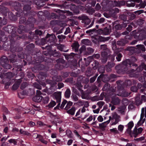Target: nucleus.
I'll return each mask as SVG.
<instances>
[{
  "instance_id": "79ce46f5",
  "label": "nucleus",
  "mask_w": 146,
  "mask_h": 146,
  "mask_svg": "<svg viewBox=\"0 0 146 146\" xmlns=\"http://www.w3.org/2000/svg\"><path fill=\"white\" fill-rule=\"evenodd\" d=\"M55 67L57 69L59 70H61L64 68V66L63 65L62 63H59L55 65Z\"/></svg>"
},
{
  "instance_id": "f257e3e1",
  "label": "nucleus",
  "mask_w": 146,
  "mask_h": 146,
  "mask_svg": "<svg viewBox=\"0 0 146 146\" xmlns=\"http://www.w3.org/2000/svg\"><path fill=\"white\" fill-rule=\"evenodd\" d=\"M17 27L12 25H7V27H4L2 29L5 32H7L9 34H11V35L8 36V37L9 39V42L7 41V42H4L3 44V47L6 50H9L11 49L12 51L17 50L18 48L16 46L14 47V49L13 48V43L15 42L17 43L18 42L17 40H19L21 38L23 39L24 38L23 36H20L17 35L16 31L17 30Z\"/></svg>"
},
{
  "instance_id": "a878e982",
  "label": "nucleus",
  "mask_w": 146,
  "mask_h": 146,
  "mask_svg": "<svg viewBox=\"0 0 146 146\" xmlns=\"http://www.w3.org/2000/svg\"><path fill=\"white\" fill-rule=\"evenodd\" d=\"M90 35L92 36V41L94 43L97 44L99 42L98 40V36L96 35Z\"/></svg>"
},
{
  "instance_id": "864d4df0",
  "label": "nucleus",
  "mask_w": 146,
  "mask_h": 146,
  "mask_svg": "<svg viewBox=\"0 0 146 146\" xmlns=\"http://www.w3.org/2000/svg\"><path fill=\"white\" fill-rule=\"evenodd\" d=\"M131 0L129 1L127 3V5L128 7H133L135 5L134 3L131 2Z\"/></svg>"
},
{
  "instance_id": "8fccbe9b",
  "label": "nucleus",
  "mask_w": 146,
  "mask_h": 146,
  "mask_svg": "<svg viewBox=\"0 0 146 146\" xmlns=\"http://www.w3.org/2000/svg\"><path fill=\"white\" fill-rule=\"evenodd\" d=\"M73 104V103L70 101H69L67 103V105L65 108L66 110H67L69 109L71 106H72Z\"/></svg>"
},
{
  "instance_id": "4be33fe9",
  "label": "nucleus",
  "mask_w": 146,
  "mask_h": 146,
  "mask_svg": "<svg viewBox=\"0 0 146 146\" xmlns=\"http://www.w3.org/2000/svg\"><path fill=\"white\" fill-rule=\"evenodd\" d=\"M34 68L38 70H42L45 69V66L44 65L40 63H36L34 66Z\"/></svg>"
},
{
  "instance_id": "49530a36",
  "label": "nucleus",
  "mask_w": 146,
  "mask_h": 146,
  "mask_svg": "<svg viewBox=\"0 0 146 146\" xmlns=\"http://www.w3.org/2000/svg\"><path fill=\"white\" fill-rule=\"evenodd\" d=\"M53 80L56 82L61 81L62 80V78L60 76H55L53 78Z\"/></svg>"
},
{
  "instance_id": "9b49d317",
  "label": "nucleus",
  "mask_w": 146,
  "mask_h": 146,
  "mask_svg": "<svg viewBox=\"0 0 146 146\" xmlns=\"http://www.w3.org/2000/svg\"><path fill=\"white\" fill-rule=\"evenodd\" d=\"M12 12H9L8 13V15L10 20L15 21L17 20V17H20L21 15H23L22 12H19L17 11L15 12L12 9Z\"/></svg>"
},
{
  "instance_id": "c9c22d12",
  "label": "nucleus",
  "mask_w": 146,
  "mask_h": 146,
  "mask_svg": "<svg viewBox=\"0 0 146 146\" xmlns=\"http://www.w3.org/2000/svg\"><path fill=\"white\" fill-rule=\"evenodd\" d=\"M138 49L141 50L142 52H145L146 50L143 44H138L136 46Z\"/></svg>"
},
{
  "instance_id": "a19ab883",
  "label": "nucleus",
  "mask_w": 146,
  "mask_h": 146,
  "mask_svg": "<svg viewBox=\"0 0 146 146\" xmlns=\"http://www.w3.org/2000/svg\"><path fill=\"white\" fill-rule=\"evenodd\" d=\"M119 18L121 20L124 21L125 23H126V21L127 20V16L126 15L124 14H121L119 16Z\"/></svg>"
},
{
  "instance_id": "f03ea898",
  "label": "nucleus",
  "mask_w": 146,
  "mask_h": 146,
  "mask_svg": "<svg viewBox=\"0 0 146 146\" xmlns=\"http://www.w3.org/2000/svg\"><path fill=\"white\" fill-rule=\"evenodd\" d=\"M28 17L27 21L26 18L25 17H21L20 18L19 23L20 24L26 25L25 26L20 25L17 28V32L19 34H22L25 32L31 30L34 27L33 23H35V19L34 17L31 16H26Z\"/></svg>"
},
{
  "instance_id": "e2e57ef3",
  "label": "nucleus",
  "mask_w": 146,
  "mask_h": 146,
  "mask_svg": "<svg viewBox=\"0 0 146 146\" xmlns=\"http://www.w3.org/2000/svg\"><path fill=\"white\" fill-rule=\"evenodd\" d=\"M128 128L131 129L134 126V123L132 121H130L128 124Z\"/></svg>"
},
{
  "instance_id": "bf43d9fd",
  "label": "nucleus",
  "mask_w": 146,
  "mask_h": 146,
  "mask_svg": "<svg viewBox=\"0 0 146 146\" xmlns=\"http://www.w3.org/2000/svg\"><path fill=\"white\" fill-rule=\"evenodd\" d=\"M2 110L4 112L3 113H5L6 115L9 114L10 113L9 111L8 110V109L5 107L3 106L2 107Z\"/></svg>"
},
{
  "instance_id": "9d476101",
  "label": "nucleus",
  "mask_w": 146,
  "mask_h": 146,
  "mask_svg": "<svg viewBox=\"0 0 146 146\" xmlns=\"http://www.w3.org/2000/svg\"><path fill=\"white\" fill-rule=\"evenodd\" d=\"M46 38L47 40V44L52 45L55 43L57 41V39L55 35L49 34L48 33L46 36Z\"/></svg>"
},
{
  "instance_id": "2eb2a0df",
  "label": "nucleus",
  "mask_w": 146,
  "mask_h": 146,
  "mask_svg": "<svg viewBox=\"0 0 146 146\" xmlns=\"http://www.w3.org/2000/svg\"><path fill=\"white\" fill-rule=\"evenodd\" d=\"M109 60L110 61L108 62L107 64L106 65V67L110 69V68L114 66L115 65V56L112 55L110 56Z\"/></svg>"
},
{
  "instance_id": "e433bc0d",
  "label": "nucleus",
  "mask_w": 146,
  "mask_h": 146,
  "mask_svg": "<svg viewBox=\"0 0 146 146\" xmlns=\"http://www.w3.org/2000/svg\"><path fill=\"white\" fill-rule=\"evenodd\" d=\"M109 13L111 16L112 17L115 18H117V13H115L113 10H110Z\"/></svg>"
},
{
  "instance_id": "ea45409f",
  "label": "nucleus",
  "mask_w": 146,
  "mask_h": 146,
  "mask_svg": "<svg viewBox=\"0 0 146 146\" xmlns=\"http://www.w3.org/2000/svg\"><path fill=\"white\" fill-rule=\"evenodd\" d=\"M137 49V48L131 46H129L127 48V50L129 51L132 53L135 52Z\"/></svg>"
},
{
  "instance_id": "a211bd4d",
  "label": "nucleus",
  "mask_w": 146,
  "mask_h": 146,
  "mask_svg": "<svg viewBox=\"0 0 146 146\" xmlns=\"http://www.w3.org/2000/svg\"><path fill=\"white\" fill-rule=\"evenodd\" d=\"M11 5L12 6L14 7V9L16 11H18V12H20L21 5L20 3L17 1H13Z\"/></svg>"
},
{
  "instance_id": "5701e85b",
  "label": "nucleus",
  "mask_w": 146,
  "mask_h": 146,
  "mask_svg": "<svg viewBox=\"0 0 146 146\" xmlns=\"http://www.w3.org/2000/svg\"><path fill=\"white\" fill-rule=\"evenodd\" d=\"M120 102V100L118 97H113L111 98V103L113 105L119 104Z\"/></svg>"
},
{
  "instance_id": "cd10ccee",
  "label": "nucleus",
  "mask_w": 146,
  "mask_h": 146,
  "mask_svg": "<svg viewBox=\"0 0 146 146\" xmlns=\"http://www.w3.org/2000/svg\"><path fill=\"white\" fill-rule=\"evenodd\" d=\"M75 108L73 106L70 110H67V113L72 115H73L75 114Z\"/></svg>"
},
{
  "instance_id": "0eeeda50",
  "label": "nucleus",
  "mask_w": 146,
  "mask_h": 146,
  "mask_svg": "<svg viewBox=\"0 0 146 146\" xmlns=\"http://www.w3.org/2000/svg\"><path fill=\"white\" fill-rule=\"evenodd\" d=\"M47 57H44V56H38L37 57L36 52L35 54L33 55V56L32 60H35L36 62V63H39L43 62L44 60L45 61L47 62H52V60L50 58H48L47 60L46 59Z\"/></svg>"
},
{
  "instance_id": "f8f14e48",
  "label": "nucleus",
  "mask_w": 146,
  "mask_h": 146,
  "mask_svg": "<svg viewBox=\"0 0 146 146\" xmlns=\"http://www.w3.org/2000/svg\"><path fill=\"white\" fill-rule=\"evenodd\" d=\"M117 21H115L113 23V27L117 30H120L125 28L127 25L126 23L123 22L119 24H117Z\"/></svg>"
},
{
  "instance_id": "7ed1b4c3",
  "label": "nucleus",
  "mask_w": 146,
  "mask_h": 146,
  "mask_svg": "<svg viewBox=\"0 0 146 146\" xmlns=\"http://www.w3.org/2000/svg\"><path fill=\"white\" fill-rule=\"evenodd\" d=\"M32 0H23V2L27 4L25 5L23 7V11H21L22 14H24L25 16H29L31 17H34L36 14V13L34 11H29L31 9V4H32Z\"/></svg>"
},
{
  "instance_id": "69168bd1",
  "label": "nucleus",
  "mask_w": 146,
  "mask_h": 146,
  "mask_svg": "<svg viewBox=\"0 0 146 146\" xmlns=\"http://www.w3.org/2000/svg\"><path fill=\"white\" fill-rule=\"evenodd\" d=\"M8 141L10 143H13L14 145H17V142L15 139H11L9 140Z\"/></svg>"
},
{
  "instance_id": "20e7f679",
  "label": "nucleus",
  "mask_w": 146,
  "mask_h": 146,
  "mask_svg": "<svg viewBox=\"0 0 146 146\" xmlns=\"http://www.w3.org/2000/svg\"><path fill=\"white\" fill-rule=\"evenodd\" d=\"M129 60H126L122 62L121 64H119L115 66V69L117 73L120 74H123L125 73L128 70L127 64H130Z\"/></svg>"
},
{
  "instance_id": "393cba45",
  "label": "nucleus",
  "mask_w": 146,
  "mask_h": 146,
  "mask_svg": "<svg viewBox=\"0 0 146 146\" xmlns=\"http://www.w3.org/2000/svg\"><path fill=\"white\" fill-rule=\"evenodd\" d=\"M127 43V40L125 39H123L118 41L117 42V44L118 45L124 46Z\"/></svg>"
},
{
  "instance_id": "72a5a7b5",
  "label": "nucleus",
  "mask_w": 146,
  "mask_h": 146,
  "mask_svg": "<svg viewBox=\"0 0 146 146\" xmlns=\"http://www.w3.org/2000/svg\"><path fill=\"white\" fill-rule=\"evenodd\" d=\"M71 91L70 89L69 88H67L64 93V96L66 98H69L70 95Z\"/></svg>"
},
{
  "instance_id": "338daca9",
  "label": "nucleus",
  "mask_w": 146,
  "mask_h": 146,
  "mask_svg": "<svg viewBox=\"0 0 146 146\" xmlns=\"http://www.w3.org/2000/svg\"><path fill=\"white\" fill-rule=\"evenodd\" d=\"M103 97L102 98H100V97L97 96H96L92 98V100L93 101H98L100 100H102L103 99Z\"/></svg>"
},
{
  "instance_id": "dca6fc26",
  "label": "nucleus",
  "mask_w": 146,
  "mask_h": 146,
  "mask_svg": "<svg viewBox=\"0 0 146 146\" xmlns=\"http://www.w3.org/2000/svg\"><path fill=\"white\" fill-rule=\"evenodd\" d=\"M103 30L100 29L96 30L95 28H94L92 29H90L87 31H86V33L87 34H88L89 35H92L94 32H97V33L100 35H103Z\"/></svg>"
},
{
  "instance_id": "4c0bfd02",
  "label": "nucleus",
  "mask_w": 146,
  "mask_h": 146,
  "mask_svg": "<svg viewBox=\"0 0 146 146\" xmlns=\"http://www.w3.org/2000/svg\"><path fill=\"white\" fill-rule=\"evenodd\" d=\"M130 94L129 93L126 91L122 90L121 92V96L122 97H127L129 96Z\"/></svg>"
},
{
  "instance_id": "603ef678",
  "label": "nucleus",
  "mask_w": 146,
  "mask_h": 146,
  "mask_svg": "<svg viewBox=\"0 0 146 146\" xmlns=\"http://www.w3.org/2000/svg\"><path fill=\"white\" fill-rule=\"evenodd\" d=\"M71 97L74 102H77L78 100V98L76 94H72Z\"/></svg>"
},
{
  "instance_id": "de8ad7c7",
  "label": "nucleus",
  "mask_w": 146,
  "mask_h": 146,
  "mask_svg": "<svg viewBox=\"0 0 146 146\" xmlns=\"http://www.w3.org/2000/svg\"><path fill=\"white\" fill-rule=\"evenodd\" d=\"M118 81H117L116 82V83L117 84V89L118 90H124V86L122 84H118Z\"/></svg>"
},
{
  "instance_id": "a18cd8bd",
  "label": "nucleus",
  "mask_w": 146,
  "mask_h": 146,
  "mask_svg": "<svg viewBox=\"0 0 146 146\" xmlns=\"http://www.w3.org/2000/svg\"><path fill=\"white\" fill-rule=\"evenodd\" d=\"M51 55L54 57H57L60 56V54L58 52H57L56 50H54L52 52Z\"/></svg>"
},
{
  "instance_id": "680f3d73",
  "label": "nucleus",
  "mask_w": 146,
  "mask_h": 146,
  "mask_svg": "<svg viewBox=\"0 0 146 146\" xmlns=\"http://www.w3.org/2000/svg\"><path fill=\"white\" fill-rule=\"evenodd\" d=\"M38 140L40 141L41 143L45 145H47L48 144V142L44 139L42 135H41L39 139Z\"/></svg>"
},
{
  "instance_id": "052dcab7",
  "label": "nucleus",
  "mask_w": 146,
  "mask_h": 146,
  "mask_svg": "<svg viewBox=\"0 0 146 146\" xmlns=\"http://www.w3.org/2000/svg\"><path fill=\"white\" fill-rule=\"evenodd\" d=\"M27 82H24L21 84L20 88L21 90H23L27 86Z\"/></svg>"
},
{
  "instance_id": "473e14b6",
  "label": "nucleus",
  "mask_w": 146,
  "mask_h": 146,
  "mask_svg": "<svg viewBox=\"0 0 146 146\" xmlns=\"http://www.w3.org/2000/svg\"><path fill=\"white\" fill-rule=\"evenodd\" d=\"M7 23L6 19L4 18L2 19V18L0 17V27L1 28L3 25H5Z\"/></svg>"
},
{
  "instance_id": "f704fd0d",
  "label": "nucleus",
  "mask_w": 146,
  "mask_h": 146,
  "mask_svg": "<svg viewBox=\"0 0 146 146\" xmlns=\"http://www.w3.org/2000/svg\"><path fill=\"white\" fill-rule=\"evenodd\" d=\"M127 60H129L130 62V64H129L128 63L127 65L131 67V65H132V63H134L135 62H136L137 60L136 58L135 57H132L131 59H127Z\"/></svg>"
},
{
  "instance_id": "3c124183",
  "label": "nucleus",
  "mask_w": 146,
  "mask_h": 146,
  "mask_svg": "<svg viewBox=\"0 0 146 146\" xmlns=\"http://www.w3.org/2000/svg\"><path fill=\"white\" fill-rule=\"evenodd\" d=\"M103 31V35H107L110 34V30L107 27H106L104 29Z\"/></svg>"
},
{
  "instance_id": "412c9836",
  "label": "nucleus",
  "mask_w": 146,
  "mask_h": 146,
  "mask_svg": "<svg viewBox=\"0 0 146 146\" xmlns=\"http://www.w3.org/2000/svg\"><path fill=\"white\" fill-rule=\"evenodd\" d=\"M132 2L137 3H139V7L141 8H144L146 6V1H143L142 0H131Z\"/></svg>"
},
{
  "instance_id": "6e6552de",
  "label": "nucleus",
  "mask_w": 146,
  "mask_h": 146,
  "mask_svg": "<svg viewBox=\"0 0 146 146\" xmlns=\"http://www.w3.org/2000/svg\"><path fill=\"white\" fill-rule=\"evenodd\" d=\"M35 44L33 43H31L27 45L26 47V50L27 52L29 55L27 56L28 57H29V59L28 60H32L33 55L36 52L34 50Z\"/></svg>"
},
{
  "instance_id": "39448f33",
  "label": "nucleus",
  "mask_w": 146,
  "mask_h": 146,
  "mask_svg": "<svg viewBox=\"0 0 146 146\" xmlns=\"http://www.w3.org/2000/svg\"><path fill=\"white\" fill-rule=\"evenodd\" d=\"M13 45H14L13 48L14 49V47H15V46H16V47H17L18 48V50L14 51H12L11 50V48L10 49L7 50L5 49L3 47V48L5 50L7 51L9 50L12 52V53H11V54L8 56V57L9 58V59L10 60L11 62L13 63H15V62H17V56L16 55V53H15V52H19V49L18 42H17V43L15 42V43H13Z\"/></svg>"
},
{
  "instance_id": "c03bdc74",
  "label": "nucleus",
  "mask_w": 146,
  "mask_h": 146,
  "mask_svg": "<svg viewBox=\"0 0 146 146\" xmlns=\"http://www.w3.org/2000/svg\"><path fill=\"white\" fill-rule=\"evenodd\" d=\"M42 100L44 104H47L49 101V98L47 96L45 97H42Z\"/></svg>"
},
{
  "instance_id": "c85d7f7f",
  "label": "nucleus",
  "mask_w": 146,
  "mask_h": 146,
  "mask_svg": "<svg viewBox=\"0 0 146 146\" xmlns=\"http://www.w3.org/2000/svg\"><path fill=\"white\" fill-rule=\"evenodd\" d=\"M143 69V67L141 66L137 67L135 70L132 69L131 70V72L133 73L135 72H139L142 71Z\"/></svg>"
},
{
  "instance_id": "aec40b11",
  "label": "nucleus",
  "mask_w": 146,
  "mask_h": 146,
  "mask_svg": "<svg viewBox=\"0 0 146 146\" xmlns=\"http://www.w3.org/2000/svg\"><path fill=\"white\" fill-rule=\"evenodd\" d=\"M114 54L115 56H116V58L117 61L119 62L121 60L123 55L122 54L119 52L118 50H115L114 51Z\"/></svg>"
},
{
  "instance_id": "6e6d98bb",
  "label": "nucleus",
  "mask_w": 146,
  "mask_h": 146,
  "mask_svg": "<svg viewBox=\"0 0 146 146\" xmlns=\"http://www.w3.org/2000/svg\"><path fill=\"white\" fill-rule=\"evenodd\" d=\"M98 76V74H96L93 77L90 78V82L91 83H93L96 80Z\"/></svg>"
},
{
  "instance_id": "5fc2aeb1",
  "label": "nucleus",
  "mask_w": 146,
  "mask_h": 146,
  "mask_svg": "<svg viewBox=\"0 0 146 146\" xmlns=\"http://www.w3.org/2000/svg\"><path fill=\"white\" fill-rule=\"evenodd\" d=\"M39 75L38 76V78L40 79H42L44 78V77L45 78L46 76V74L44 72H39Z\"/></svg>"
},
{
  "instance_id": "4d7b16f0",
  "label": "nucleus",
  "mask_w": 146,
  "mask_h": 146,
  "mask_svg": "<svg viewBox=\"0 0 146 146\" xmlns=\"http://www.w3.org/2000/svg\"><path fill=\"white\" fill-rule=\"evenodd\" d=\"M114 3L115 6H116L118 7H120V5L121 4H124L125 3H124V2L123 1H121L120 2H117V1H114Z\"/></svg>"
},
{
  "instance_id": "ddd939ff",
  "label": "nucleus",
  "mask_w": 146,
  "mask_h": 146,
  "mask_svg": "<svg viewBox=\"0 0 146 146\" xmlns=\"http://www.w3.org/2000/svg\"><path fill=\"white\" fill-rule=\"evenodd\" d=\"M55 98L56 100V102L58 104L57 106L54 108V110L59 109L60 107L61 100V94L60 92L56 93L55 95Z\"/></svg>"
},
{
  "instance_id": "13d9d810",
  "label": "nucleus",
  "mask_w": 146,
  "mask_h": 146,
  "mask_svg": "<svg viewBox=\"0 0 146 146\" xmlns=\"http://www.w3.org/2000/svg\"><path fill=\"white\" fill-rule=\"evenodd\" d=\"M82 98L83 99L88 100L89 98L88 94L85 93H84L82 94Z\"/></svg>"
},
{
  "instance_id": "c756f323",
  "label": "nucleus",
  "mask_w": 146,
  "mask_h": 146,
  "mask_svg": "<svg viewBox=\"0 0 146 146\" xmlns=\"http://www.w3.org/2000/svg\"><path fill=\"white\" fill-rule=\"evenodd\" d=\"M19 132L20 134L22 135L23 136H29L30 135V133H29L27 131L23 130L22 129H21L19 130Z\"/></svg>"
},
{
  "instance_id": "2f4dec72",
  "label": "nucleus",
  "mask_w": 146,
  "mask_h": 146,
  "mask_svg": "<svg viewBox=\"0 0 146 146\" xmlns=\"http://www.w3.org/2000/svg\"><path fill=\"white\" fill-rule=\"evenodd\" d=\"M112 119H115V120H120V117L116 113H112L111 114Z\"/></svg>"
},
{
  "instance_id": "f3484780",
  "label": "nucleus",
  "mask_w": 146,
  "mask_h": 146,
  "mask_svg": "<svg viewBox=\"0 0 146 146\" xmlns=\"http://www.w3.org/2000/svg\"><path fill=\"white\" fill-rule=\"evenodd\" d=\"M101 55L102 56V63H104L107 62L108 59H109V56L111 55H110V54H108V52H102Z\"/></svg>"
},
{
  "instance_id": "423d86ee",
  "label": "nucleus",
  "mask_w": 146,
  "mask_h": 146,
  "mask_svg": "<svg viewBox=\"0 0 146 146\" xmlns=\"http://www.w3.org/2000/svg\"><path fill=\"white\" fill-rule=\"evenodd\" d=\"M35 33L31 32L29 33L30 35L28 36V38L30 40L32 41L36 40L35 41L36 43L38 44L37 40H39V36L43 34V32L38 29L36 30L35 31Z\"/></svg>"
},
{
  "instance_id": "b1692460",
  "label": "nucleus",
  "mask_w": 146,
  "mask_h": 146,
  "mask_svg": "<svg viewBox=\"0 0 146 146\" xmlns=\"http://www.w3.org/2000/svg\"><path fill=\"white\" fill-rule=\"evenodd\" d=\"M100 48L103 51L102 52H108V54H110V50L107 47V45L105 44H102L100 45Z\"/></svg>"
},
{
  "instance_id": "0e129e2a",
  "label": "nucleus",
  "mask_w": 146,
  "mask_h": 146,
  "mask_svg": "<svg viewBox=\"0 0 146 146\" xmlns=\"http://www.w3.org/2000/svg\"><path fill=\"white\" fill-rule=\"evenodd\" d=\"M110 130L111 132L115 134H118L119 133V131L117 130L116 128L110 129Z\"/></svg>"
},
{
  "instance_id": "bb28decb",
  "label": "nucleus",
  "mask_w": 146,
  "mask_h": 146,
  "mask_svg": "<svg viewBox=\"0 0 146 146\" xmlns=\"http://www.w3.org/2000/svg\"><path fill=\"white\" fill-rule=\"evenodd\" d=\"M98 40L99 42H105L108 40L110 38V37H105L101 36H98Z\"/></svg>"
},
{
  "instance_id": "37998d69",
  "label": "nucleus",
  "mask_w": 146,
  "mask_h": 146,
  "mask_svg": "<svg viewBox=\"0 0 146 146\" xmlns=\"http://www.w3.org/2000/svg\"><path fill=\"white\" fill-rule=\"evenodd\" d=\"M56 104V102L54 101L51 100L49 104L48 105L47 107L49 108H52Z\"/></svg>"
},
{
  "instance_id": "6ab92c4d",
  "label": "nucleus",
  "mask_w": 146,
  "mask_h": 146,
  "mask_svg": "<svg viewBox=\"0 0 146 146\" xmlns=\"http://www.w3.org/2000/svg\"><path fill=\"white\" fill-rule=\"evenodd\" d=\"M8 39L7 37H6L4 35V33L0 30V43H3V44L6 42Z\"/></svg>"
},
{
  "instance_id": "1a4fd4ad",
  "label": "nucleus",
  "mask_w": 146,
  "mask_h": 146,
  "mask_svg": "<svg viewBox=\"0 0 146 146\" xmlns=\"http://www.w3.org/2000/svg\"><path fill=\"white\" fill-rule=\"evenodd\" d=\"M8 58L6 56H3L0 58V65L5 69H9L12 68L11 65L8 64Z\"/></svg>"
},
{
  "instance_id": "58836bf2",
  "label": "nucleus",
  "mask_w": 146,
  "mask_h": 146,
  "mask_svg": "<svg viewBox=\"0 0 146 146\" xmlns=\"http://www.w3.org/2000/svg\"><path fill=\"white\" fill-rule=\"evenodd\" d=\"M110 87V85L108 83L106 84L102 88V90L103 91L108 90H109Z\"/></svg>"
},
{
  "instance_id": "4468645a",
  "label": "nucleus",
  "mask_w": 146,
  "mask_h": 146,
  "mask_svg": "<svg viewBox=\"0 0 146 146\" xmlns=\"http://www.w3.org/2000/svg\"><path fill=\"white\" fill-rule=\"evenodd\" d=\"M36 95L33 98V100L35 102L39 103L42 100V97L41 95L42 93L38 90L36 91Z\"/></svg>"
},
{
  "instance_id": "09e8293b",
  "label": "nucleus",
  "mask_w": 146,
  "mask_h": 146,
  "mask_svg": "<svg viewBox=\"0 0 146 146\" xmlns=\"http://www.w3.org/2000/svg\"><path fill=\"white\" fill-rule=\"evenodd\" d=\"M66 133L67 136L69 138H71L72 137V132L70 130L67 129L66 131Z\"/></svg>"
},
{
  "instance_id": "774afa93",
  "label": "nucleus",
  "mask_w": 146,
  "mask_h": 146,
  "mask_svg": "<svg viewBox=\"0 0 146 146\" xmlns=\"http://www.w3.org/2000/svg\"><path fill=\"white\" fill-rule=\"evenodd\" d=\"M104 76V74H101L98 77L97 79V81L98 83L100 82H101V80Z\"/></svg>"
},
{
  "instance_id": "7c9ffc66",
  "label": "nucleus",
  "mask_w": 146,
  "mask_h": 146,
  "mask_svg": "<svg viewBox=\"0 0 146 146\" xmlns=\"http://www.w3.org/2000/svg\"><path fill=\"white\" fill-rule=\"evenodd\" d=\"M81 42L86 45H90L91 44V41L88 39H84L82 40Z\"/></svg>"
}]
</instances>
